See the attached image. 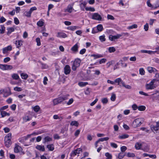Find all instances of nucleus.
Wrapping results in <instances>:
<instances>
[{
	"mask_svg": "<svg viewBox=\"0 0 159 159\" xmlns=\"http://www.w3.org/2000/svg\"><path fill=\"white\" fill-rule=\"evenodd\" d=\"M11 133H8L5 136L4 139L5 144L7 148L9 147L11 144Z\"/></svg>",
	"mask_w": 159,
	"mask_h": 159,
	"instance_id": "obj_1",
	"label": "nucleus"
},
{
	"mask_svg": "<svg viewBox=\"0 0 159 159\" xmlns=\"http://www.w3.org/2000/svg\"><path fill=\"white\" fill-rule=\"evenodd\" d=\"M143 119L142 118H138L134 120L132 124V126L134 128L139 126L142 124Z\"/></svg>",
	"mask_w": 159,
	"mask_h": 159,
	"instance_id": "obj_2",
	"label": "nucleus"
},
{
	"mask_svg": "<svg viewBox=\"0 0 159 159\" xmlns=\"http://www.w3.org/2000/svg\"><path fill=\"white\" fill-rule=\"evenodd\" d=\"M81 60L80 59H76L73 62L72 66V69L73 70H75L77 68L79 67L81 63Z\"/></svg>",
	"mask_w": 159,
	"mask_h": 159,
	"instance_id": "obj_3",
	"label": "nucleus"
},
{
	"mask_svg": "<svg viewBox=\"0 0 159 159\" xmlns=\"http://www.w3.org/2000/svg\"><path fill=\"white\" fill-rule=\"evenodd\" d=\"M156 81V80H153L149 84H147L146 85V89H152L155 88L156 87L154 84Z\"/></svg>",
	"mask_w": 159,
	"mask_h": 159,
	"instance_id": "obj_4",
	"label": "nucleus"
},
{
	"mask_svg": "<svg viewBox=\"0 0 159 159\" xmlns=\"http://www.w3.org/2000/svg\"><path fill=\"white\" fill-rule=\"evenodd\" d=\"M82 152V149L80 148H78L76 149L74 151H72L70 154V156L71 157H74L77 154H79Z\"/></svg>",
	"mask_w": 159,
	"mask_h": 159,
	"instance_id": "obj_5",
	"label": "nucleus"
},
{
	"mask_svg": "<svg viewBox=\"0 0 159 159\" xmlns=\"http://www.w3.org/2000/svg\"><path fill=\"white\" fill-rule=\"evenodd\" d=\"M122 36V34H118L115 35H110L109 36V39L111 41H114L116 39H119Z\"/></svg>",
	"mask_w": 159,
	"mask_h": 159,
	"instance_id": "obj_6",
	"label": "nucleus"
},
{
	"mask_svg": "<svg viewBox=\"0 0 159 159\" xmlns=\"http://www.w3.org/2000/svg\"><path fill=\"white\" fill-rule=\"evenodd\" d=\"M92 18L93 19L100 21L102 19L101 16L97 13H95L92 15Z\"/></svg>",
	"mask_w": 159,
	"mask_h": 159,
	"instance_id": "obj_7",
	"label": "nucleus"
},
{
	"mask_svg": "<svg viewBox=\"0 0 159 159\" xmlns=\"http://www.w3.org/2000/svg\"><path fill=\"white\" fill-rule=\"evenodd\" d=\"M156 125H151V127L152 131L157 132L159 130V121L156 123Z\"/></svg>",
	"mask_w": 159,
	"mask_h": 159,
	"instance_id": "obj_8",
	"label": "nucleus"
},
{
	"mask_svg": "<svg viewBox=\"0 0 159 159\" xmlns=\"http://www.w3.org/2000/svg\"><path fill=\"white\" fill-rule=\"evenodd\" d=\"M73 5L74 3L69 4L67 7V8L64 9V11L65 12H68L69 13H71L73 10H74L73 8Z\"/></svg>",
	"mask_w": 159,
	"mask_h": 159,
	"instance_id": "obj_9",
	"label": "nucleus"
},
{
	"mask_svg": "<svg viewBox=\"0 0 159 159\" xmlns=\"http://www.w3.org/2000/svg\"><path fill=\"white\" fill-rule=\"evenodd\" d=\"M70 70V67L68 65H66L64 68V73L66 75L69 74Z\"/></svg>",
	"mask_w": 159,
	"mask_h": 159,
	"instance_id": "obj_10",
	"label": "nucleus"
},
{
	"mask_svg": "<svg viewBox=\"0 0 159 159\" xmlns=\"http://www.w3.org/2000/svg\"><path fill=\"white\" fill-rule=\"evenodd\" d=\"M57 36L58 38H65L67 37V35L66 34L62 32H58Z\"/></svg>",
	"mask_w": 159,
	"mask_h": 159,
	"instance_id": "obj_11",
	"label": "nucleus"
},
{
	"mask_svg": "<svg viewBox=\"0 0 159 159\" xmlns=\"http://www.w3.org/2000/svg\"><path fill=\"white\" fill-rule=\"evenodd\" d=\"M11 50L12 47L11 45H9L2 48V52L4 54L7 53L8 51H11Z\"/></svg>",
	"mask_w": 159,
	"mask_h": 159,
	"instance_id": "obj_12",
	"label": "nucleus"
},
{
	"mask_svg": "<svg viewBox=\"0 0 159 159\" xmlns=\"http://www.w3.org/2000/svg\"><path fill=\"white\" fill-rule=\"evenodd\" d=\"M61 99H60V97L54 99L53 100V104L54 106L57 105L58 104L61 103L62 102Z\"/></svg>",
	"mask_w": 159,
	"mask_h": 159,
	"instance_id": "obj_13",
	"label": "nucleus"
},
{
	"mask_svg": "<svg viewBox=\"0 0 159 159\" xmlns=\"http://www.w3.org/2000/svg\"><path fill=\"white\" fill-rule=\"evenodd\" d=\"M117 83L118 84L120 85V86H121V85L124 84V82H123L121 78H119L116 79L114 81V83Z\"/></svg>",
	"mask_w": 159,
	"mask_h": 159,
	"instance_id": "obj_14",
	"label": "nucleus"
},
{
	"mask_svg": "<svg viewBox=\"0 0 159 159\" xmlns=\"http://www.w3.org/2000/svg\"><path fill=\"white\" fill-rule=\"evenodd\" d=\"M22 150V148L20 146L16 144L15 145V146L14 149V151L15 153H18L21 151Z\"/></svg>",
	"mask_w": 159,
	"mask_h": 159,
	"instance_id": "obj_15",
	"label": "nucleus"
},
{
	"mask_svg": "<svg viewBox=\"0 0 159 159\" xmlns=\"http://www.w3.org/2000/svg\"><path fill=\"white\" fill-rule=\"evenodd\" d=\"M30 135H28L26 136H25L19 139V141L21 143H24L28 138L30 137Z\"/></svg>",
	"mask_w": 159,
	"mask_h": 159,
	"instance_id": "obj_16",
	"label": "nucleus"
},
{
	"mask_svg": "<svg viewBox=\"0 0 159 159\" xmlns=\"http://www.w3.org/2000/svg\"><path fill=\"white\" fill-rule=\"evenodd\" d=\"M43 140V143H45L46 142L52 141V138L49 136H47L44 138Z\"/></svg>",
	"mask_w": 159,
	"mask_h": 159,
	"instance_id": "obj_17",
	"label": "nucleus"
},
{
	"mask_svg": "<svg viewBox=\"0 0 159 159\" xmlns=\"http://www.w3.org/2000/svg\"><path fill=\"white\" fill-rule=\"evenodd\" d=\"M23 43V41L22 40H18L16 41L15 44L16 45V48H19L22 45Z\"/></svg>",
	"mask_w": 159,
	"mask_h": 159,
	"instance_id": "obj_18",
	"label": "nucleus"
},
{
	"mask_svg": "<svg viewBox=\"0 0 159 159\" xmlns=\"http://www.w3.org/2000/svg\"><path fill=\"white\" fill-rule=\"evenodd\" d=\"M147 70L150 73H152L153 72H156L157 71V70L155 68L150 66L147 67Z\"/></svg>",
	"mask_w": 159,
	"mask_h": 159,
	"instance_id": "obj_19",
	"label": "nucleus"
},
{
	"mask_svg": "<svg viewBox=\"0 0 159 159\" xmlns=\"http://www.w3.org/2000/svg\"><path fill=\"white\" fill-rule=\"evenodd\" d=\"M36 148L37 150L41 151L44 152L45 151V149L44 146L38 145L36 147Z\"/></svg>",
	"mask_w": 159,
	"mask_h": 159,
	"instance_id": "obj_20",
	"label": "nucleus"
},
{
	"mask_svg": "<svg viewBox=\"0 0 159 159\" xmlns=\"http://www.w3.org/2000/svg\"><path fill=\"white\" fill-rule=\"evenodd\" d=\"M120 64H121V66L123 67H126L127 66L126 64L124 62H123L122 60H120L119 61L116 63L117 65H119Z\"/></svg>",
	"mask_w": 159,
	"mask_h": 159,
	"instance_id": "obj_21",
	"label": "nucleus"
},
{
	"mask_svg": "<svg viewBox=\"0 0 159 159\" xmlns=\"http://www.w3.org/2000/svg\"><path fill=\"white\" fill-rule=\"evenodd\" d=\"M1 115L2 117H4L6 116H9L10 114L6 111H1Z\"/></svg>",
	"mask_w": 159,
	"mask_h": 159,
	"instance_id": "obj_22",
	"label": "nucleus"
},
{
	"mask_svg": "<svg viewBox=\"0 0 159 159\" xmlns=\"http://www.w3.org/2000/svg\"><path fill=\"white\" fill-rule=\"evenodd\" d=\"M44 24V20L42 19H41L37 22V24L38 26L42 27L43 25Z\"/></svg>",
	"mask_w": 159,
	"mask_h": 159,
	"instance_id": "obj_23",
	"label": "nucleus"
},
{
	"mask_svg": "<svg viewBox=\"0 0 159 159\" xmlns=\"http://www.w3.org/2000/svg\"><path fill=\"white\" fill-rule=\"evenodd\" d=\"M142 144L140 143L137 142L135 144V147L137 149H140L142 147Z\"/></svg>",
	"mask_w": 159,
	"mask_h": 159,
	"instance_id": "obj_24",
	"label": "nucleus"
},
{
	"mask_svg": "<svg viewBox=\"0 0 159 159\" xmlns=\"http://www.w3.org/2000/svg\"><path fill=\"white\" fill-rule=\"evenodd\" d=\"M71 50L74 52H77L78 50V45L77 43L75 44L71 48Z\"/></svg>",
	"mask_w": 159,
	"mask_h": 159,
	"instance_id": "obj_25",
	"label": "nucleus"
},
{
	"mask_svg": "<svg viewBox=\"0 0 159 159\" xmlns=\"http://www.w3.org/2000/svg\"><path fill=\"white\" fill-rule=\"evenodd\" d=\"M69 96V94H66L65 95L63 96L62 97H60V99H61V101L62 102L64 100H66L68 99V97Z\"/></svg>",
	"mask_w": 159,
	"mask_h": 159,
	"instance_id": "obj_26",
	"label": "nucleus"
},
{
	"mask_svg": "<svg viewBox=\"0 0 159 159\" xmlns=\"http://www.w3.org/2000/svg\"><path fill=\"white\" fill-rule=\"evenodd\" d=\"M88 84L87 82H81L78 83V85L81 87H84Z\"/></svg>",
	"mask_w": 159,
	"mask_h": 159,
	"instance_id": "obj_27",
	"label": "nucleus"
},
{
	"mask_svg": "<svg viewBox=\"0 0 159 159\" xmlns=\"http://www.w3.org/2000/svg\"><path fill=\"white\" fill-rule=\"evenodd\" d=\"M91 57H94V59H97L99 58L102 57L103 56L101 54H92L91 55Z\"/></svg>",
	"mask_w": 159,
	"mask_h": 159,
	"instance_id": "obj_28",
	"label": "nucleus"
},
{
	"mask_svg": "<svg viewBox=\"0 0 159 159\" xmlns=\"http://www.w3.org/2000/svg\"><path fill=\"white\" fill-rule=\"evenodd\" d=\"M128 137L129 135L128 134H124L122 135L119 136L118 138L120 139H123L128 138Z\"/></svg>",
	"mask_w": 159,
	"mask_h": 159,
	"instance_id": "obj_29",
	"label": "nucleus"
},
{
	"mask_svg": "<svg viewBox=\"0 0 159 159\" xmlns=\"http://www.w3.org/2000/svg\"><path fill=\"white\" fill-rule=\"evenodd\" d=\"M7 30H8L7 34H10L11 32L14 31L15 29L13 27H10L7 28Z\"/></svg>",
	"mask_w": 159,
	"mask_h": 159,
	"instance_id": "obj_30",
	"label": "nucleus"
},
{
	"mask_svg": "<svg viewBox=\"0 0 159 159\" xmlns=\"http://www.w3.org/2000/svg\"><path fill=\"white\" fill-rule=\"evenodd\" d=\"M47 148L50 151H53L54 150V147L53 144H49L47 146Z\"/></svg>",
	"mask_w": 159,
	"mask_h": 159,
	"instance_id": "obj_31",
	"label": "nucleus"
},
{
	"mask_svg": "<svg viewBox=\"0 0 159 159\" xmlns=\"http://www.w3.org/2000/svg\"><path fill=\"white\" fill-rule=\"evenodd\" d=\"M1 29H0V34H2L4 33L5 27L4 25H0Z\"/></svg>",
	"mask_w": 159,
	"mask_h": 159,
	"instance_id": "obj_32",
	"label": "nucleus"
},
{
	"mask_svg": "<svg viewBox=\"0 0 159 159\" xmlns=\"http://www.w3.org/2000/svg\"><path fill=\"white\" fill-rule=\"evenodd\" d=\"M53 118L54 119H59L60 120H61L63 119V118L62 116H59L58 115H54Z\"/></svg>",
	"mask_w": 159,
	"mask_h": 159,
	"instance_id": "obj_33",
	"label": "nucleus"
},
{
	"mask_svg": "<svg viewBox=\"0 0 159 159\" xmlns=\"http://www.w3.org/2000/svg\"><path fill=\"white\" fill-rule=\"evenodd\" d=\"M31 13L30 11H26L23 14L24 16H26L28 17H30L31 16Z\"/></svg>",
	"mask_w": 159,
	"mask_h": 159,
	"instance_id": "obj_34",
	"label": "nucleus"
},
{
	"mask_svg": "<svg viewBox=\"0 0 159 159\" xmlns=\"http://www.w3.org/2000/svg\"><path fill=\"white\" fill-rule=\"evenodd\" d=\"M77 28L78 27L77 26H71L68 27L67 29L68 30L73 31L76 30Z\"/></svg>",
	"mask_w": 159,
	"mask_h": 159,
	"instance_id": "obj_35",
	"label": "nucleus"
},
{
	"mask_svg": "<svg viewBox=\"0 0 159 159\" xmlns=\"http://www.w3.org/2000/svg\"><path fill=\"white\" fill-rule=\"evenodd\" d=\"M105 156L106 157V159H112V155L108 152L105 153Z\"/></svg>",
	"mask_w": 159,
	"mask_h": 159,
	"instance_id": "obj_36",
	"label": "nucleus"
},
{
	"mask_svg": "<svg viewBox=\"0 0 159 159\" xmlns=\"http://www.w3.org/2000/svg\"><path fill=\"white\" fill-rule=\"evenodd\" d=\"M12 78L15 80H18L19 78V75L16 74L14 73L11 75Z\"/></svg>",
	"mask_w": 159,
	"mask_h": 159,
	"instance_id": "obj_37",
	"label": "nucleus"
},
{
	"mask_svg": "<svg viewBox=\"0 0 159 159\" xmlns=\"http://www.w3.org/2000/svg\"><path fill=\"white\" fill-rule=\"evenodd\" d=\"M98 32H101L103 30V26L102 25L99 24L96 27Z\"/></svg>",
	"mask_w": 159,
	"mask_h": 159,
	"instance_id": "obj_38",
	"label": "nucleus"
},
{
	"mask_svg": "<svg viewBox=\"0 0 159 159\" xmlns=\"http://www.w3.org/2000/svg\"><path fill=\"white\" fill-rule=\"evenodd\" d=\"M21 76V78L24 80L26 79L28 77V76L27 74H24V73H22L20 74Z\"/></svg>",
	"mask_w": 159,
	"mask_h": 159,
	"instance_id": "obj_39",
	"label": "nucleus"
},
{
	"mask_svg": "<svg viewBox=\"0 0 159 159\" xmlns=\"http://www.w3.org/2000/svg\"><path fill=\"white\" fill-rule=\"evenodd\" d=\"M33 109L36 112H38L40 110V107L39 106H36L32 107Z\"/></svg>",
	"mask_w": 159,
	"mask_h": 159,
	"instance_id": "obj_40",
	"label": "nucleus"
},
{
	"mask_svg": "<svg viewBox=\"0 0 159 159\" xmlns=\"http://www.w3.org/2000/svg\"><path fill=\"white\" fill-rule=\"evenodd\" d=\"M146 109V107L144 106H140L138 107V110L139 111H144Z\"/></svg>",
	"mask_w": 159,
	"mask_h": 159,
	"instance_id": "obj_41",
	"label": "nucleus"
},
{
	"mask_svg": "<svg viewBox=\"0 0 159 159\" xmlns=\"http://www.w3.org/2000/svg\"><path fill=\"white\" fill-rule=\"evenodd\" d=\"M70 125L72 126H78L79 125V123L77 121H73L70 123Z\"/></svg>",
	"mask_w": 159,
	"mask_h": 159,
	"instance_id": "obj_42",
	"label": "nucleus"
},
{
	"mask_svg": "<svg viewBox=\"0 0 159 159\" xmlns=\"http://www.w3.org/2000/svg\"><path fill=\"white\" fill-rule=\"evenodd\" d=\"M116 98V95L114 93H112L111 94V100L112 101H114Z\"/></svg>",
	"mask_w": 159,
	"mask_h": 159,
	"instance_id": "obj_43",
	"label": "nucleus"
},
{
	"mask_svg": "<svg viewBox=\"0 0 159 159\" xmlns=\"http://www.w3.org/2000/svg\"><path fill=\"white\" fill-rule=\"evenodd\" d=\"M115 51L116 49L114 47H111L108 48V51L110 53L114 52Z\"/></svg>",
	"mask_w": 159,
	"mask_h": 159,
	"instance_id": "obj_44",
	"label": "nucleus"
},
{
	"mask_svg": "<svg viewBox=\"0 0 159 159\" xmlns=\"http://www.w3.org/2000/svg\"><path fill=\"white\" fill-rule=\"evenodd\" d=\"M109 139V138L108 137L105 138H101L99 139L98 140L99 142H103L104 141H106Z\"/></svg>",
	"mask_w": 159,
	"mask_h": 159,
	"instance_id": "obj_45",
	"label": "nucleus"
},
{
	"mask_svg": "<svg viewBox=\"0 0 159 159\" xmlns=\"http://www.w3.org/2000/svg\"><path fill=\"white\" fill-rule=\"evenodd\" d=\"M30 118L28 116H25L23 118V120L24 122H26L30 120Z\"/></svg>",
	"mask_w": 159,
	"mask_h": 159,
	"instance_id": "obj_46",
	"label": "nucleus"
},
{
	"mask_svg": "<svg viewBox=\"0 0 159 159\" xmlns=\"http://www.w3.org/2000/svg\"><path fill=\"white\" fill-rule=\"evenodd\" d=\"M99 39L101 42L105 41L106 40L104 35L101 36L99 37Z\"/></svg>",
	"mask_w": 159,
	"mask_h": 159,
	"instance_id": "obj_47",
	"label": "nucleus"
},
{
	"mask_svg": "<svg viewBox=\"0 0 159 159\" xmlns=\"http://www.w3.org/2000/svg\"><path fill=\"white\" fill-rule=\"evenodd\" d=\"M86 4V2H83L81 3L80 7L81 8H82L83 10H84V8L85 7Z\"/></svg>",
	"mask_w": 159,
	"mask_h": 159,
	"instance_id": "obj_48",
	"label": "nucleus"
},
{
	"mask_svg": "<svg viewBox=\"0 0 159 159\" xmlns=\"http://www.w3.org/2000/svg\"><path fill=\"white\" fill-rule=\"evenodd\" d=\"M139 72L140 74L141 75H143L145 74V71L143 68H141L139 69Z\"/></svg>",
	"mask_w": 159,
	"mask_h": 159,
	"instance_id": "obj_49",
	"label": "nucleus"
},
{
	"mask_svg": "<svg viewBox=\"0 0 159 159\" xmlns=\"http://www.w3.org/2000/svg\"><path fill=\"white\" fill-rule=\"evenodd\" d=\"M13 68V67L11 65H6V70H11Z\"/></svg>",
	"mask_w": 159,
	"mask_h": 159,
	"instance_id": "obj_50",
	"label": "nucleus"
},
{
	"mask_svg": "<svg viewBox=\"0 0 159 159\" xmlns=\"http://www.w3.org/2000/svg\"><path fill=\"white\" fill-rule=\"evenodd\" d=\"M125 155L123 152H120L118 154V157L120 159L122 158Z\"/></svg>",
	"mask_w": 159,
	"mask_h": 159,
	"instance_id": "obj_51",
	"label": "nucleus"
},
{
	"mask_svg": "<svg viewBox=\"0 0 159 159\" xmlns=\"http://www.w3.org/2000/svg\"><path fill=\"white\" fill-rule=\"evenodd\" d=\"M108 101V99L107 98H103L102 99V102L104 104L107 103Z\"/></svg>",
	"mask_w": 159,
	"mask_h": 159,
	"instance_id": "obj_52",
	"label": "nucleus"
},
{
	"mask_svg": "<svg viewBox=\"0 0 159 159\" xmlns=\"http://www.w3.org/2000/svg\"><path fill=\"white\" fill-rule=\"evenodd\" d=\"M114 61H111L107 63L106 65L107 66V68H109L110 66L113 64L114 63Z\"/></svg>",
	"mask_w": 159,
	"mask_h": 159,
	"instance_id": "obj_53",
	"label": "nucleus"
},
{
	"mask_svg": "<svg viewBox=\"0 0 159 159\" xmlns=\"http://www.w3.org/2000/svg\"><path fill=\"white\" fill-rule=\"evenodd\" d=\"M36 41L37 42V45L38 46L41 45L40 40L39 38H37L36 39Z\"/></svg>",
	"mask_w": 159,
	"mask_h": 159,
	"instance_id": "obj_54",
	"label": "nucleus"
},
{
	"mask_svg": "<svg viewBox=\"0 0 159 159\" xmlns=\"http://www.w3.org/2000/svg\"><path fill=\"white\" fill-rule=\"evenodd\" d=\"M85 10L88 11H95V9L93 7H86L85 8Z\"/></svg>",
	"mask_w": 159,
	"mask_h": 159,
	"instance_id": "obj_55",
	"label": "nucleus"
},
{
	"mask_svg": "<svg viewBox=\"0 0 159 159\" xmlns=\"http://www.w3.org/2000/svg\"><path fill=\"white\" fill-rule=\"evenodd\" d=\"M98 32L96 27H94L93 28L92 33V34H94Z\"/></svg>",
	"mask_w": 159,
	"mask_h": 159,
	"instance_id": "obj_56",
	"label": "nucleus"
},
{
	"mask_svg": "<svg viewBox=\"0 0 159 159\" xmlns=\"http://www.w3.org/2000/svg\"><path fill=\"white\" fill-rule=\"evenodd\" d=\"M14 89L15 91H17L18 92H20L22 90V89L21 88L17 87H15Z\"/></svg>",
	"mask_w": 159,
	"mask_h": 159,
	"instance_id": "obj_57",
	"label": "nucleus"
},
{
	"mask_svg": "<svg viewBox=\"0 0 159 159\" xmlns=\"http://www.w3.org/2000/svg\"><path fill=\"white\" fill-rule=\"evenodd\" d=\"M0 68L3 70H6V65L0 64Z\"/></svg>",
	"mask_w": 159,
	"mask_h": 159,
	"instance_id": "obj_58",
	"label": "nucleus"
},
{
	"mask_svg": "<svg viewBox=\"0 0 159 159\" xmlns=\"http://www.w3.org/2000/svg\"><path fill=\"white\" fill-rule=\"evenodd\" d=\"M110 145L111 147L114 148H116L118 147V146L117 145V144L114 143H110Z\"/></svg>",
	"mask_w": 159,
	"mask_h": 159,
	"instance_id": "obj_59",
	"label": "nucleus"
},
{
	"mask_svg": "<svg viewBox=\"0 0 159 159\" xmlns=\"http://www.w3.org/2000/svg\"><path fill=\"white\" fill-rule=\"evenodd\" d=\"M148 28H149L148 24V23H147L144 26V29L145 31H147L148 30Z\"/></svg>",
	"mask_w": 159,
	"mask_h": 159,
	"instance_id": "obj_60",
	"label": "nucleus"
},
{
	"mask_svg": "<svg viewBox=\"0 0 159 159\" xmlns=\"http://www.w3.org/2000/svg\"><path fill=\"white\" fill-rule=\"evenodd\" d=\"M127 149V148L125 146H123L121 147L120 150L123 153Z\"/></svg>",
	"mask_w": 159,
	"mask_h": 159,
	"instance_id": "obj_61",
	"label": "nucleus"
},
{
	"mask_svg": "<svg viewBox=\"0 0 159 159\" xmlns=\"http://www.w3.org/2000/svg\"><path fill=\"white\" fill-rule=\"evenodd\" d=\"M14 21L16 25H18L19 23V21L18 19L16 17H15L14 18Z\"/></svg>",
	"mask_w": 159,
	"mask_h": 159,
	"instance_id": "obj_62",
	"label": "nucleus"
},
{
	"mask_svg": "<svg viewBox=\"0 0 159 159\" xmlns=\"http://www.w3.org/2000/svg\"><path fill=\"white\" fill-rule=\"evenodd\" d=\"M107 18L108 19H110L111 20H114L115 19L114 17L110 15H107Z\"/></svg>",
	"mask_w": 159,
	"mask_h": 159,
	"instance_id": "obj_63",
	"label": "nucleus"
},
{
	"mask_svg": "<svg viewBox=\"0 0 159 159\" xmlns=\"http://www.w3.org/2000/svg\"><path fill=\"white\" fill-rule=\"evenodd\" d=\"M10 58L9 57H7L4 58L3 61L5 63H7L10 60Z\"/></svg>",
	"mask_w": 159,
	"mask_h": 159,
	"instance_id": "obj_64",
	"label": "nucleus"
}]
</instances>
